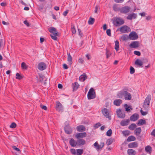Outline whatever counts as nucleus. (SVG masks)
<instances>
[{"label":"nucleus","instance_id":"a878e982","mask_svg":"<svg viewBox=\"0 0 155 155\" xmlns=\"http://www.w3.org/2000/svg\"><path fill=\"white\" fill-rule=\"evenodd\" d=\"M146 124V121L145 120L143 119L139 120L137 124L138 126H141Z\"/></svg>","mask_w":155,"mask_h":155},{"label":"nucleus","instance_id":"9b49d317","mask_svg":"<svg viewBox=\"0 0 155 155\" xmlns=\"http://www.w3.org/2000/svg\"><path fill=\"white\" fill-rule=\"evenodd\" d=\"M87 136V134L85 132L78 133L75 135V137L77 139L82 138Z\"/></svg>","mask_w":155,"mask_h":155},{"label":"nucleus","instance_id":"ddd939ff","mask_svg":"<svg viewBox=\"0 0 155 155\" xmlns=\"http://www.w3.org/2000/svg\"><path fill=\"white\" fill-rule=\"evenodd\" d=\"M139 43L138 41H134L131 42L129 46L131 48H136L139 46Z\"/></svg>","mask_w":155,"mask_h":155},{"label":"nucleus","instance_id":"09e8293b","mask_svg":"<svg viewBox=\"0 0 155 155\" xmlns=\"http://www.w3.org/2000/svg\"><path fill=\"white\" fill-rule=\"evenodd\" d=\"M16 124L15 123L13 122L11 124L10 126V127L12 128H14L16 127Z\"/></svg>","mask_w":155,"mask_h":155},{"label":"nucleus","instance_id":"393cba45","mask_svg":"<svg viewBox=\"0 0 155 155\" xmlns=\"http://www.w3.org/2000/svg\"><path fill=\"white\" fill-rule=\"evenodd\" d=\"M127 153L129 155H135L136 153V151L132 149H128Z\"/></svg>","mask_w":155,"mask_h":155},{"label":"nucleus","instance_id":"e433bc0d","mask_svg":"<svg viewBox=\"0 0 155 155\" xmlns=\"http://www.w3.org/2000/svg\"><path fill=\"white\" fill-rule=\"evenodd\" d=\"M122 134L124 136L126 137L130 135V131L127 130L124 131L122 132Z\"/></svg>","mask_w":155,"mask_h":155},{"label":"nucleus","instance_id":"7ed1b4c3","mask_svg":"<svg viewBox=\"0 0 155 155\" xmlns=\"http://www.w3.org/2000/svg\"><path fill=\"white\" fill-rule=\"evenodd\" d=\"M87 97L89 100L94 99L96 97L95 92L93 88H91L90 89L87 94Z\"/></svg>","mask_w":155,"mask_h":155},{"label":"nucleus","instance_id":"423d86ee","mask_svg":"<svg viewBox=\"0 0 155 155\" xmlns=\"http://www.w3.org/2000/svg\"><path fill=\"white\" fill-rule=\"evenodd\" d=\"M129 37L130 40H135L137 39L138 36L134 31H132L129 34Z\"/></svg>","mask_w":155,"mask_h":155},{"label":"nucleus","instance_id":"6ab92c4d","mask_svg":"<svg viewBox=\"0 0 155 155\" xmlns=\"http://www.w3.org/2000/svg\"><path fill=\"white\" fill-rule=\"evenodd\" d=\"M128 147L129 148H136L138 146V143L137 142H133L130 143L128 144Z\"/></svg>","mask_w":155,"mask_h":155},{"label":"nucleus","instance_id":"5fc2aeb1","mask_svg":"<svg viewBox=\"0 0 155 155\" xmlns=\"http://www.w3.org/2000/svg\"><path fill=\"white\" fill-rule=\"evenodd\" d=\"M78 32L79 33V35L81 37H82L83 36V35L82 33L81 32V30L80 29H78Z\"/></svg>","mask_w":155,"mask_h":155},{"label":"nucleus","instance_id":"338daca9","mask_svg":"<svg viewBox=\"0 0 155 155\" xmlns=\"http://www.w3.org/2000/svg\"><path fill=\"white\" fill-rule=\"evenodd\" d=\"M63 67L64 68V69H67L68 68L67 66V64H63Z\"/></svg>","mask_w":155,"mask_h":155},{"label":"nucleus","instance_id":"aec40b11","mask_svg":"<svg viewBox=\"0 0 155 155\" xmlns=\"http://www.w3.org/2000/svg\"><path fill=\"white\" fill-rule=\"evenodd\" d=\"M137 16V15L135 13H132L129 15L127 17V18L128 20H131L132 18L135 19Z\"/></svg>","mask_w":155,"mask_h":155},{"label":"nucleus","instance_id":"a19ab883","mask_svg":"<svg viewBox=\"0 0 155 155\" xmlns=\"http://www.w3.org/2000/svg\"><path fill=\"white\" fill-rule=\"evenodd\" d=\"M112 133L111 129H109L106 132V135L108 136H110Z\"/></svg>","mask_w":155,"mask_h":155},{"label":"nucleus","instance_id":"f3484780","mask_svg":"<svg viewBox=\"0 0 155 155\" xmlns=\"http://www.w3.org/2000/svg\"><path fill=\"white\" fill-rule=\"evenodd\" d=\"M69 143L72 147H75L77 145V141L74 140L72 138H71L69 141Z\"/></svg>","mask_w":155,"mask_h":155},{"label":"nucleus","instance_id":"bf43d9fd","mask_svg":"<svg viewBox=\"0 0 155 155\" xmlns=\"http://www.w3.org/2000/svg\"><path fill=\"white\" fill-rule=\"evenodd\" d=\"M140 111L142 115H145L147 114V113L146 112L143 111L142 110H140Z\"/></svg>","mask_w":155,"mask_h":155},{"label":"nucleus","instance_id":"20e7f679","mask_svg":"<svg viewBox=\"0 0 155 155\" xmlns=\"http://www.w3.org/2000/svg\"><path fill=\"white\" fill-rule=\"evenodd\" d=\"M131 9L128 6H125L120 8V12L123 14H126L129 12Z\"/></svg>","mask_w":155,"mask_h":155},{"label":"nucleus","instance_id":"412c9836","mask_svg":"<svg viewBox=\"0 0 155 155\" xmlns=\"http://www.w3.org/2000/svg\"><path fill=\"white\" fill-rule=\"evenodd\" d=\"M64 130L65 132L67 134H70L72 133V130L70 127L66 126L64 128Z\"/></svg>","mask_w":155,"mask_h":155},{"label":"nucleus","instance_id":"4d7b16f0","mask_svg":"<svg viewBox=\"0 0 155 155\" xmlns=\"http://www.w3.org/2000/svg\"><path fill=\"white\" fill-rule=\"evenodd\" d=\"M40 107L43 109H44L45 110H47V107L43 105H41Z\"/></svg>","mask_w":155,"mask_h":155},{"label":"nucleus","instance_id":"cd10ccee","mask_svg":"<svg viewBox=\"0 0 155 155\" xmlns=\"http://www.w3.org/2000/svg\"><path fill=\"white\" fill-rule=\"evenodd\" d=\"M79 85L78 83L76 82L72 84V87L73 89V91L76 90L78 88Z\"/></svg>","mask_w":155,"mask_h":155},{"label":"nucleus","instance_id":"2eb2a0df","mask_svg":"<svg viewBox=\"0 0 155 155\" xmlns=\"http://www.w3.org/2000/svg\"><path fill=\"white\" fill-rule=\"evenodd\" d=\"M139 118V115L138 114L135 113L132 115L130 117L131 120L135 121L137 120Z\"/></svg>","mask_w":155,"mask_h":155},{"label":"nucleus","instance_id":"0eeeda50","mask_svg":"<svg viewBox=\"0 0 155 155\" xmlns=\"http://www.w3.org/2000/svg\"><path fill=\"white\" fill-rule=\"evenodd\" d=\"M55 108L56 110L59 112H62L63 111L62 105L59 101H57L56 102Z\"/></svg>","mask_w":155,"mask_h":155},{"label":"nucleus","instance_id":"79ce46f5","mask_svg":"<svg viewBox=\"0 0 155 155\" xmlns=\"http://www.w3.org/2000/svg\"><path fill=\"white\" fill-rule=\"evenodd\" d=\"M21 67L23 69H26L27 67L26 64L24 62H22L21 64Z\"/></svg>","mask_w":155,"mask_h":155},{"label":"nucleus","instance_id":"72a5a7b5","mask_svg":"<svg viewBox=\"0 0 155 155\" xmlns=\"http://www.w3.org/2000/svg\"><path fill=\"white\" fill-rule=\"evenodd\" d=\"M114 10L115 11H119L120 12V8L118 7L117 5V4L114 5L113 6Z\"/></svg>","mask_w":155,"mask_h":155},{"label":"nucleus","instance_id":"f03ea898","mask_svg":"<svg viewBox=\"0 0 155 155\" xmlns=\"http://www.w3.org/2000/svg\"><path fill=\"white\" fill-rule=\"evenodd\" d=\"M113 23L116 26H120L124 23V21L120 17H116L113 20Z\"/></svg>","mask_w":155,"mask_h":155},{"label":"nucleus","instance_id":"052dcab7","mask_svg":"<svg viewBox=\"0 0 155 155\" xmlns=\"http://www.w3.org/2000/svg\"><path fill=\"white\" fill-rule=\"evenodd\" d=\"M27 26H29V24L27 20H25L23 22Z\"/></svg>","mask_w":155,"mask_h":155},{"label":"nucleus","instance_id":"4c0bfd02","mask_svg":"<svg viewBox=\"0 0 155 155\" xmlns=\"http://www.w3.org/2000/svg\"><path fill=\"white\" fill-rule=\"evenodd\" d=\"M94 22V18H90L88 21V23L89 25H92Z\"/></svg>","mask_w":155,"mask_h":155},{"label":"nucleus","instance_id":"39448f33","mask_svg":"<svg viewBox=\"0 0 155 155\" xmlns=\"http://www.w3.org/2000/svg\"><path fill=\"white\" fill-rule=\"evenodd\" d=\"M151 99V96L148 95L144 103V106L145 107H149L150 101Z\"/></svg>","mask_w":155,"mask_h":155},{"label":"nucleus","instance_id":"13d9d810","mask_svg":"<svg viewBox=\"0 0 155 155\" xmlns=\"http://www.w3.org/2000/svg\"><path fill=\"white\" fill-rule=\"evenodd\" d=\"M58 32L56 30L54 31L53 32H52V35H58Z\"/></svg>","mask_w":155,"mask_h":155},{"label":"nucleus","instance_id":"e2e57ef3","mask_svg":"<svg viewBox=\"0 0 155 155\" xmlns=\"http://www.w3.org/2000/svg\"><path fill=\"white\" fill-rule=\"evenodd\" d=\"M68 10H67L66 11H64L63 13V15L64 16H66L67 15V14L68 12Z\"/></svg>","mask_w":155,"mask_h":155},{"label":"nucleus","instance_id":"ea45409f","mask_svg":"<svg viewBox=\"0 0 155 155\" xmlns=\"http://www.w3.org/2000/svg\"><path fill=\"white\" fill-rule=\"evenodd\" d=\"M121 38L124 41H127L128 39H129V36H127V35H124L122 36L121 37Z\"/></svg>","mask_w":155,"mask_h":155},{"label":"nucleus","instance_id":"8fccbe9b","mask_svg":"<svg viewBox=\"0 0 155 155\" xmlns=\"http://www.w3.org/2000/svg\"><path fill=\"white\" fill-rule=\"evenodd\" d=\"M57 36L58 35H50V36H51V38H52V39L54 40H57V38L56 36Z\"/></svg>","mask_w":155,"mask_h":155},{"label":"nucleus","instance_id":"de8ad7c7","mask_svg":"<svg viewBox=\"0 0 155 155\" xmlns=\"http://www.w3.org/2000/svg\"><path fill=\"white\" fill-rule=\"evenodd\" d=\"M130 73L131 74H133L134 73L135 71L134 68L133 67L131 66L130 67Z\"/></svg>","mask_w":155,"mask_h":155},{"label":"nucleus","instance_id":"f704fd0d","mask_svg":"<svg viewBox=\"0 0 155 155\" xmlns=\"http://www.w3.org/2000/svg\"><path fill=\"white\" fill-rule=\"evenodd\" d=\"M72 57L71 56L70 54L69 53L68 54V61L71 64L72 63Z\"/></svg>","mask_w":155,"mask_h":155},{"label":"nucleus","instance_id":"a18cd8bd","mask_svg":"<svg viewBox=\"0 0 155 155\" xmlns=\"http://www.w3.org/2000/svg\"><path fill=\"white\" fill-rule=\"evenodd\" d=\"M49 31L51 33L52 32H53L55 30H56V29L55 28L53 27H50L49 29Z\"/></svg>","mask_w":155,"mask_h":155},{"label":"nucleus","instance_id":"37998d69","mask_svg":"<svg viewBox=\"0 0 155 155\" xmlns=\"http://www.w3.org/2000/svg\"><path fill=\"white\" fill-rule=\"evenodd\" d=\"M16 78L17 79H18V80H20V79H21L22 78H23L22 76L20 74H19L18 73H17L16 74Z\"/></svg>","mask_w":155,"mask_h":155},{"label":"nucleus","instance_id":"0e129e2a","mask_svg":"<svg viewBox=\"0 0 155 155\" xmlns=\"http://www.w3.org/2000/svg\"><path fill=\"white\" fill-rule=\"evenodd\" d=\"M84 61V60L82 58H80L78 60V62L80 63H83Z\"/></svg>","mask_w":155,"mask_h":155},{"label":"nucleus","instance_id":"603ef678","mask_svg":"<svg viewBox=\"0 0 155 155\" xmlns=\"http://www.w3.org/2000/svg\"><path fill=\"white\" fill-rule=\"evenodd\" d=\"M106 33L107 34V35L110 36H111V30L110 29H108L106 31Z\"/></svg>","mask_w":155,"mask_h":155},{"label":"nucleus","instance_id":"680f3d73","mask_svg":"<svg viewBox=\"0 0 155 155\" xmlns=\"http://www.w3.org/2000/svg\"><path fill=\"white\" fill-rule=\"evenodd\" d=\"M115 2L118 3H121L124 0H114Z\"/></svg>","mask_w":155,"mask_h":155},{"label":"nucleus","instance_id":"4be33fe9","mask_svg":"<svg viewBox=\"0 0 155 155\" xmlns=\"http://www.w3.org/2000/svg\"><path fill=\"white\" fill-rule=\"evenodd\" d=\"M141 132V127H139L136 128L134 130V133L137 136H138L140 134Z\"/></svg>","mask_w":155,"mask_h":155},{"label":"nucleus","instance_id":"6e6552de","mask_svg":"<svg viewBox=\"0 0 155 155\" xmlns=\"http://www.w3.org/2000/svg\"><path fill=\"white\" fill-rule=\"evenodd\" d=\"M130 30L129 27L126 25H124L120 28V31L122 33H126L130 31Z\"/></svg>","mask_w":155,"mask_h":155},{"label":"nucleus","instance_id":"5701e85b","mask_svg":"<svg viewBox=\"0 0 155 155\" xmlns=\"http://www.w3.org/2000/svg\"><path fill=\"white\" fill-rule=\"evenodd\" d=\"M122 102V101L120 99H116L114 101V105L119 106L120 105Z\"/></svg>","mask_w":155,"mask_h":155},{"label":"nucleus","instance_id":"b1692460","mask_svg":"<svg viewBox=\"0 0 155 155\" xmlns=\"http://www.w3.org/2000/svg\"><path fill=\"white\" fill-rule=\"evenodd\" d=\"M87 78L86 74L85 73H84L80 76L79 79L80 81L83 82Z\"/></svg>","mask_w":155,"mask_h":155},{"label":"nucleus","instance_id":"a211bd4d","mask_svg":"<svg viewBox=\"0 0 155 155\" xmlns=\"http://www.w3.org/2000/svg\"><path fill=\"white\" fill-rule=\"evenodd\" d=\"M85 142V140L83 139H79L77 140V145L79 146L84 145Z\"/></svg>","mask_w":155,"mask_h":155},{"label":"nucleus","instance_id":"58836bf2","mask_svg":"<svg viewBox=\"0 0 155 155\" xmlns=\"http://www.w3.org/2000/svg\"><path fill=\"white\" fill-rule=\"evenodd\" d=\"M77 155H81L83 153V150L82 149H78L77 150Z\"/></svg>","mask_w":155,"mask_h":155},{"label":"nucleus","instance_id":"2f4dec72","mask_svg":"<svg viewBox=\"0 0 155 155\" xmlns=\"http://www.w3.org/2000/svg\"><path fill=\"white\" fill-rule=\"evenodd\" d=\"M127 140L128 141H133L136 140V138L134 136H130L128 137Z\"/></svg>","mask_w":155,"mask_h":155},{"label":"nucleus","instance_id":"3c124183","mask_svg":"<svg viewBox=\"0 0 155 155\" xmlns=\"http://www.w3.org/2000/svg\"><path fill=\"white\" fill-rule=\"evenodd\" d=\"M12 148L14 150L18 152H19L20 151V149L17 148L16 146H12Z\"/></svg>","mask_w":155,"mask_h":155},{"label":"nucleus","instance_id":"69168bd1","mask_svg":"<svg viewBox=\"0 0 155 155\" xmlns=\"http://www.w3.org/2000/svg\"><path fill=\"white\" fill-rule=\"evenodd\" d=\"M151 135L155 137V129L153 130L151 133Z\"/></svg>","mask_w":155,"mask_h":155},{"label":"nucleus","instance_id":"473e14b6","mask_svg":"<svg viewBox=\"0 0 155 155\" xmlns=\"http://www.w3.org/2000/svg\"><path fill=\"white\" fill-rule=\"evenodd\" d=\"M114 139L112 138H110L108 139L107 141V145H109L111 144L113 142Z\"/></svg>","mask_w":155,"mask_h":155},{"label":"nucleus","instance_id":"774afa93","mask_svg":"<svg viewBox=\"0 0 155 155\" xmlns=\"http://www.w3.org/2000/svg\"><path fill=\"white\" fill-rule=\"evenodd\" d=\"M127 112L129 111L130 110V109H132L131 108H130L129 107H128L125 108Z\"/></svg>","mask_w":155,"mask_h":155},{"label":"nucleus","instance_id":"c85d7f7f","mask_svg":"<svg viewBox=\"0 0 155 155\" xmlns=\"http://www.w3.org/2000/svg\"><path fill=\"white\" fill-rule=\"evenodd\" d=\"M135 64L136 65H138L140 66H142L143 64L142 61L139 59H137L136 60Z\"/></svg>","mask_w":155,"mask_h":155},{"label":"nucleus","instance_id":"9d476101","mask_svg":"<svg viewBox=\"0 0 155 155\" xmlns=\"http://www.w3.org/2000/svg\"><path fill=\"white\" fill-rule=\"evenodd\" d=\"M46 64L43 62H40L38 64V69L41 71L46 69Z\"/></svg>","mask_w":155,"mask_h":155},{"label":"nucleus","instance_id":"c756f323","mask_svg":"<svg viewBox=\"0 0 155 155\" xmlns=\"http://www.w3.org/2000/svg\"><path fill=\"white\" fill-rule=\"evenodd\" d=\"M115 49L117 51H118L119 49V43L118 41H116L115 42Z\"/></svg>","mask_w":155,"mask_h":155},{"label":"nucleus","instance_id":"1a4fd4ad","mask_svg":"<svg viewBox=\"0 0 155 155\" xmlns=\"http://www.w3.org/2000/svg\"><path fill=\"white\" fill-rule=\"evenodd\" d=\"M102 113L107 118H108L109 120H110L111 119L110 116H109L108 110L106 108H104L102 110Z\"/></svg>","mask_w":155,"mask_h":155},{"label":"nucleus","instance_id":"c03bdc74","mask_svg":"<svg viewBox=\"0 0 155 155\" xmlns=\"http://www.w3.org/2000/svg\"><path fill=\"white\" fill-rule=\"evenodd\" d=\"M71 31L72 33L73 34H75L76 33V31L74 25H72L71 26Z\"/></svg>","mask_w":155,"mask_h":155},{"label":"nucleus","instance_id":"6e6d98bb","mask_svg":"<svg viewBox=\"0 0 155 155\" xmlns=\"http://www.w3.org/2000/svg\"><path fill=\"white\" fill-rule=\"evenodd\" d=\"M70 151L72 154H76V151L74 149H71L70 150Z\"/></svg>","mask_w":155,"mask_h":155},{"label":"nucleus","instance_id":"49530a36","mask_svg":"<svg viewBox=\"0 0 155 155\" xmlns=\"http://www.w3.org/2000/svg\"><path fill=\"white\" fill-rule=\"evenodd\" d=\"M101 125V123L99 122H98L94 126V127L95 129H97L98 128V127H100Z\"/></svg>","mask_w":155,"mask_h":155},{"label":"nucleus","instance_id":"c9c22d12","mask_svg":"<svg viewBox=\"0 0 155 155\" xmlns=\"http://www.w3.org/2000/svg\"><path fill=\"white\" fill-rule=\"evenodd\" d=\"M136 125L135 124H132L129 126L128 128L129 129L133 130L136 127Z\"/></svg>","mask_w":155,"mask_h":155},{"label":"nucleus","instance_id":"4468645a","mask_svg":"<svg viewBox=\"0 0 155 155\" xmlns=\"http://www.w3.org/2000/svg\"><path fill=\"white\" fill-rule=\"evenodd\" d=\"M77 130L78 132H82L85 131L86 128L84 126L80 125L77 127Z\"/></svg>","mask_w":155,"mask_h":155},{"label":"nucleus","instance_id":"bb28decb","mask_svg":"<svg viewBox=\"0 0 155 155\" xmlns=\"http://www.w3.org/2000/svg\"><path fill=\"white\" fill-rule=\"evenodd\" d=\"M145 151L149 154H150L152 152V148L149 146H147L145 148Z\"/></svg>","mask_w":155,"mask_h":155},{"label":"nucleus","instance_id":"864d4df0","mask_svg":"<svg viewBox=\"0 0 155 155\" xmlns=\"http://www.w3.org/2000/svg\"><path fill=\"white\" fill-rule=\"evenodd\" d=\"M134 53L135 55H136L139 56H140L141 54L140 52L139 51H134Z\"/></svg>","mask_w":155,"mask_h":155},{"label":"nucleus","instance_id":"f257e3e1","mask_svg":"<svg viewBox=\"0 0 155 155\" xmlns=\"http://www.w3.org/2000/svg\"><path fill=\"white\" fill-rule=\"evenodd\" d=\"M128 88L127 87L124 88L123 91L118 92L117 94V97L119 98H122L124 97L126 100H130L132 98L131 94L127 91Z\"/></svg>","mask_w":155,"mask_h":155},{"label":"nucleus","instance_id":"f8f14e48","mask_svg":"<svg viewBox=\"0 0 155 155\" xmlns=\"http://www.w3.org/2000/svg\"><path fill=\"white\" fill-rule=\"evenodd\" d=\"M117 113L118 117L119 118H124L125 117L124 113L122 112L120 109L117 110Z\"/></svg>","mask_w":155,"mask_h":155},{"label":"nucleus","instance_id":"dca6fc26","mask_svg":"<svg viewBox=\"0 0 155 155\" xmlns=\"http://www.w3.org/2000/svg\"><path fill=\"white\" fill-rule=\"evenodd\" d=\"M130 121L129 119L124 120L121 121L120 124L122 126H126L129 124Z\"/></svg>","mask_w":155,"mask_h":155},{"label":"nucleus","instance_id":"7c9ffc66","mask_svg":"<svg viewBox=\"0 0 155 155\" xmlns=\"http://www.w3.org/2000/svg\"><path fill=\"white\" fill-rule=\"evenodd\" d=\"M106 58H108L111 55V53L109 50L106 48Z\"/></svg>","mask_w":155,"mask_h":155}]
</instances>
